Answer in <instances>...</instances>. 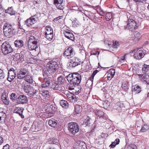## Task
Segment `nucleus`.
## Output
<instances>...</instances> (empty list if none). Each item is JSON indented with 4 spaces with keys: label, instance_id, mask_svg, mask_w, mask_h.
Masks as SVG:
<instances>
[{
    "label": "nucleus",
    "instance_id": "obj_51",
    "mask_svg": "<svg viewBox=\"0 0 149 149\" xmlns=\"http://www.w3.org/2000/svg\"><path fill=\"white\" fill-rule=\"evenodd\" d=\"M66 95L67 97L70 100H73L75 98V95L71 93H67Z\"/></svg>",
    "mask_w": 149,
    "mask_h": 149
},
{
    "label": "nucleus",
    "instance_id": "obj_37",
    "mask_svg": "<svg viewBox=\"0 0 149 149\" xmlns=\"http://www.w3.org/2000/svg\"><path fill=\"white\" fill-rule=\"evenodd\" d=\"M45 34H49L51 33H53V30L50 26H47L45 28Z\"/></svg>",
    "mask_w": 149,
    "mask_h": 149
},
{
    "label": "nucleus",
    "instance_id": "obj_17",
    "mask_svg": "<svg viewBox=\"0 0 149 149\" xmlns=\"http://www.w3.org/2000/svg\"><path fill=\"white\" fill-rule=\"evenodd\" d=\"M47 144H55L58 145L59 144V142L57 139L55 137L49 138L47 142Z\"/></svg>",
    "mask_w": 149,
    "mask_h": 149
},
{
    "label": "nucleus",
    "instance_id": "obj_6",
    "mask_svg": "<svg viewBox=\"0 0 149 149\" xmlns=\"http://www.w3.org/2000/svg\"><path fill=\"white\" fill-rule=\"evenodd\" d=\"M68 130L70 134L75 135L79 131L78 125L75 122H71L68 124Z\"/></svg>",
    "mask_w": 149,
    "mask_h": 149
},
{
    "label": "nucleus",
    "instance_id": "obj_14",
    "mask_svg": "<svg viewBox=\"0 0 149 149\" xmlns=\"http://www.w3.org/2000/svg\"><path fill=\"white\" fill-rule=\"evenodd\" d=\"M21 55V58L23 59V61L25 60H27L28 58H29V56L30 53L28 51V49L27 48L25 49H22L20 53Z\"/></svg>",
    "mask_w": 149,
    "mask_h": 149
},
{
    "label": "nucleus",
    "instance_id": "obj_4",
    "mask_svg": "<svg viewBox=\"0 0 149 149\" xmlns=\"http://www.w3.org/2000/svg\"><path fill=\"white\" fill-rule=\"evenodd\" d=\"M97 118H95V124H97V126H101V123L105 121L108 118V116L103 111L100 110L96 109L94 111Z\"/></svg>",
    "mask_w": 149,
    "mask_h": 149
},
{
    "label": "nucleus",
    "instance_id": "obj_48",
    "mask_svg": "<svg viewBox=\"0 0 149 149\" xmlns=\"http://www.w3.org/2000/svg\"><path fill=\"white\" fill-rule=\"evenodd\" d=\"M97 123L95 124V122L93 125V127L91 128V130L89 132V133L90 134H93V133L94 132V130L95 128L100 126H98V125L97 126Z\"/></svg>",
    "mask_w": 149,
    "mask_h": 149
},
{
    "label": "nucleus",
    "instance_id": "obj_59",
    "mask_svg": "<svg viewBox=\"0 0 149 149\" xmlns=\"http://www.w3.org/2000/svg\"><path fill=\"white\" fill-rule=\"evenodd\" d=\"M98 10L99 11L100 14L103 16H104V15H104V13H105L106 11H104L101 8H99L98 9Z\"/></svg>",
    "mask_w": 149,
    "mask_h": 149
},
{
    "label": "nucleus",
    "instance_id": "obj_55",
    "mask_svg": "<svg viewBox=\"0 0 149 149\" xmlns=\"http://www.w3.org/2000/svg\"><path fill=\"white\" fill-rule=\"evenodd\" d=\"M10 15H14L15 14L16 12L14 10L13 7H10Z\"/></svg>",
    "mask_w": 149,
    "mask_h": 149
},
{
    "label": "nucleus",
    "instance_id": "obj_46",
    "mask_svg": "<svg viewBox=\"0 0 149 149\" xmlns=\"http://www.w3.org/2000/svg\"><path fill=\"white\" fill-rule=\"evenodd\" d=\"M45 37L49 41H51L53 38V33H51L49 34H45Z\"/></svg>",
    "mask_w": 149,
    "mask_h": 149
},
{
    "label": "nucleus",
    "instance_id": "obj_2",
    "mask_svg": "<svg viewBox=\"0 0 149 149\" xmlns=\"http://www.w3.org/2000/svg\"><path fill=\"white\" fill-rule=\"evenodd\" d=\"M66 77L69 82V87H70V90L74 89V87L78 86L80 83L81 80V77L80 74L74 72L69 74Z\"/></svg>",
    "mask_w": 149,
    "mask_h": 149
},
{
    "label": "nucleus",
    "instance_id": "obj_58",
    "mask_svg": "<svg viewBox=\"0 0 149 149\" xmlns=\"http://www.w3.org/2000/svg\"><path fill=\"white\" fill-rule=\"evenodd\" d=\"M4 75L3 71L1 69H0V79L3 78L4 77Z\"/></svg>",
    "mask_w": 149,
    "mask_h": 149
},
{
    "label": "nucleus",
    "instance_id": "obj_47",
    "mask_svg": "<svg viewBox=\"0 0 149 149\" xmlns=\"http://www.w3.org/2000/svg\"><path fill=\"white\" fill-rule=\"evenodd\" d=\"M108 73L110 74L111 78H112L114 76L115 73V69H111L108 71Z\"/></svg>",
    "mask_w": 149,
    "mask_h": 149
},
{
    "label": "nucleus",
    "instance_id": "obj_49",
    "mask_svg": "<svg viewBox=\"0 0 149 149\" xmlns=\"http://www.w3.org/2000/svg\"><path fill=\"white\" fill-rule=\"evenodd\" d=\"M123 104H122L120 102H118L115 104V107L114 109H116V110H119L122 107Z\"/></svg>",
    "mask_w": 149,
    "mask_h": 149
},
{
    "label": "nucleus",
    "instance_id": "obj_16",
    "mask_svg": "<svg viewBox=\"0 0 149 149\" xmlns=\"http://www.w3.org/2000/svg\"><path fill=\"white\" fill-rule=\"evenodd\" d=\"M8 94L4 92L1 96V98L4 104L6 105H8L9 104Z\"/></svg>",
    "mask_w": 149,
    "mask_h": 149
},
{
    "label": "nucleus",
    "instance_id": "obj_8",
    "mask_svg": "<svg viewBox=\"0 0 149 149\" xmlns=\"http://www.w3.org/2000/svg\"><path fill=\"white\" fill-rule=\"evenodd\" d=\"M75 54L74 48L70 46L65 49L63 53V56L68 59H70L74 56Z\"/></svg>",
    "mask_w": 149,
    "mask_h": 149
},
{
    "label": "nucleus",
    "instance_id": "obj_29",
    "mask_svg": "<svg viewBox=\"0 0 149 149\" xmlns=\"http://www.w3.org/2000/svg\"><path fill=\"white\" fill-rule=\"evenodd\" d=\"M24 80L26 81L25 82L30 84L33 83V79L32 77L29 75L27 74L26 75L24 79Z\"/></svg>",
    "mask_w": 149,
    "mask_h": 149
},
{
    "label": "nucleus",
    "instance_id": "obj_28",
    "mask_svg": "<svg viewBox=\"0 0 149 149\" xmlns=\"http://www.w3.org/2000/svg\"><path fill=\"white\" fill-rule=\"evenodd\" d=\"M60 104L62 107L65 109H67L69 107V104L67 101L64 100L60 101Z\"/></svg>",
    "mask_w": 149,
    "mask_h": 149
},
{
    "label": "nucleus",
    "instance_id": "obj_42",
    "mask_svg": "<svg viewBox=\"0 0 149 149\" xmlns=\"http://www.w3.org/2000/svg\"><path fill=\"white\" fill-rule=\"evenodd\" d=\"M149 129V126L146 124H145L143 125H142L141 128L140 130L141 132H144L148 130Z\"/></svg>",
    "mask_w": 149,
    "mask_h": 149
},
{
    "label": "nucleus",
    "instance_id": "obj_13",
    "mask_svg": "<svg viewBox=\"0 0 149 149\" xmlns=\"http://www.w3.org/2000/svg\"><path fill=\"white\" fill-rule=\"evenodd\" d=\"M145 51L142 49L137 50L134 54V58L139 60L143 58L145 55Z\"/></svg>",
    "mask_w": 149,
    "mask_h": 149
},
{
    "label": "nucleus",
    "instance_id": "obj_54",
    "mask_svg": "<svg viewBox=\"0 0 149 149\" xmlns=\"http://www.w3.org/2000/svg\"><path fill=\"white\" fill-rule=\"evenodd\" d=\"M134 34L135 37L137 38L136 40H138L140 39L141 37L140 34L139 32H135Z\"/></svg>",
    "mask_w": 149,
    "mask_h": 149
},
{
    "label": "nucleus",
    "instance_id": "obj_27",
    "mask_svg": "<svg viewBox=\"0 0 149 149\" xmlns=\"http://www.w3.org/2000/svg\"><path fill=\"white\" fill-rule=\"evenodd\" d=\"M25 24L27 26L29 27L35 23L33 21V20H32V19L31 17L25 21Z\"/></svg>",
    "mask_w": 149,
    "mask_h": 149
},
{
    "label": "nucleus",
    "instance_id": "obj_7",
    "mask_svg": "<svg viewBox=\"0 0 149 149\" xmlns=\"http://www.w3.org/2000/svg\"><path fill=\"white\" fill-rule=\"evenodd\" d=\"M70 62L68 63V66L71 68L75 67L83 63L81 61V59L76 56H73L70 59Z\"/></svg>",
    "mask_w": 149,
    "mask_h": 149
},
{
    "label": "nucleus",
    "instance_id": "obj_41",
    "mask_svg": "<svg viewBox=\"0 0 149 149\" xmlns=\"http://www.w3.org/2000/svg\"><path fill=\"white\" fill-rule=\"evenodd\" d=\"M54 84V87H53V89L56 90H58L59 91H60L61 90L62 88L61 87V84H59L58 83H56L55 82Z\"/></svg>",
    "mask_w": 149,
    "mask_h": 149
},
{
    "label": "nucleus",
    "instance_id": "obj_34",
    "mask_svg": "<svg viewBox=\"0 0 149 149\" xmlns=\"http://www.w3.org/2000/svg\"><path fill=\"white\" fill-rule=\"evenodd\" d=\"M129 83L127 81H124L122 84V87L123 90L125 91H128L129 87Z\"/></svg>",
    "mask_w": 149,
    "mask_h": 149
},
{
    "label": "nucleus",
    "instance_id": "obj_18",
    "mask_svg": "<svg viewBox=\"0 0 149 149\" xmlns=\"http://www.w3.org/2000/svg\"><path fill=\"white\" fill-rule=\"evenodd\" d=\"M0 116L3 117H5V118L4 119V123L7 126L8 129L9 127L8 115L6 114L5 113H0Z\"/></svg>",
    "mask_w": 149,
    "mask_h": 149
},
{
    "label": "nucleus",
    "instance_id": "obj_1",
    "mask_svg": "<svg viewBox=\"0 0 149 149\" xmlns=\"http://www.w3.org/2000/svg\"><path fill=\"white\" fill-rule=\"evenodd\" d=\"M47 70H43L42 72L43 79L41 85L42 88H46L49 85L52 81L51 75L55 73L56 72L61 70L62 68L60 63L55 58L50 60L47 65Z\"/></svg>",
    "mask_w": 149,
    "mask_h": 149
},
{
    "label": "nucleus",
    "instance_id": "obj_56",
    "mask_svg": "<svg viewBox=\"0 0 149 149\" xmlns=\"http://www.w3.org/2000/svg\"><path fill=\"white\" fill-rule=\"evenodd\" d=\"M54 83L55 82H53L52 80L51 82L49 83V85L47 86V88H50L53 89V87H54Z\"/></svg>",
    "mask_w": 149,
    "mask_h": 149
},
{
    "label": "nucleus",
    "instance_id": "obj_35",
    "mask_svg": "<svg viewBox=\"0 0 149 149\" xmlns=\"http://www.w3.org/2000/svg\"><path fill=\"white\" fill-rule=\"evenodd\" d=\"M110 102L107 100H106L103 102V108L105 109H109L111 107L110 106Z\"/></svg>",
    "mask_w": 149,
    "mask_h": 149
},
{
    "label": "nucleus",
    "instance_id": "obj_44",
    "mask_svg": "<svg viewBox=\"0 0 149 149\" xmlns=\"http://www.w3.org/2000/svg\"><path fill=\"white\" fill-rule=\"evenodd\" d=\"M104 15H105V18L106 19H108L109 20H110L112 18V13L110 12H106Z\"/></svg>",
    "mask_w": 149,
    "mask_h": 149
},
{
    "label": "nucleus",
    "instance_id": "obj_62",
    "mask_svg": "<svg viewBox=\"0 0 149 149\" xmlns=\"http://www.w3.org/2000/svg\"><path fill=\"white\" fill-rule=\"evenodd\" d=\"M116 145L115 143H114V142H112L111 143L109 146V147L111 148H115Z\"/></svg>",
    "mask_w": 149,
    "mask_h": 149
},
{
    "label": "nucleus",
    "instance_id": "obj_9",
    "mask_svg": "<svg viewBox=\"0 0 149 149\" xmlns=\"http://www.w3.org/2000/svg\"><path fill=\"white\" fill-rule=\"evenodd\" d=\"M28 101L27 97L22 93L18 94L17 102L19 104H25Z\"/></svg>",
    "mask_w": 149,
    "mask_h": 149
},
{
    "label": "nucleus",
    "instance_id": "obj_5",
    "mask_svg": "<svg viewBox=\"0 0 149 149\" xmlns=\"http://www.w3.org/2000/svg\"><path fill=\"white\" fill-rule=\"evenodd\" d=\"M45 108V112L48 114V116L49 117L53 116L58 109L55 104H47Z\"/></svg>",
    "mask_w": 149,
    "mask_h": 149
},
{
    "label": "nucleus",
    "instance_id": "obj_38",
    "mask_svg": "<svg viewBox=\"0 0 149 149\" xmlns=\"http://www.w3.org/2000/svg\"><path fill=\"white\" fill-rule=\"evenodd\" d=\"M19 72L22 73V74H24L25 75L29 74V72L28 69L25 67L21 68L19 71Z\"/></svg>",
    "mask_w": 149,
    "mask_h": 149
},
{
    "label": "nucleus",
    "instance_id": "obj_61",
    "mask_svg": "<svg viewBox=\"0 0 149 149\" xmlns=\"http://www.w3.org/2000/svg\"><path fill=\"white\" fill-rule=\"evenodd\" d=\"M100 53V52L99 51L94 52L93 51H92L91 53V55H96L97 54V55H99Z\"/></svg>",
    "mask_w": 149,
    "mask_h": 149
},
{
    "label": "nucleus",
    "instance_id": "obj_30",
    "mask_svg": "<svg viewBox=\"0 0 149 149\" xmlns=\"http://www.w3.org/2000/svg\"><path fill=\"white\" fill-rule=\"evenodd\" d=\"M107 83L105 81H99L96 85V87L98 88H104L106 87L107 85L106 84Z\"/></svg>",
    "mask_w": 149,
    "mask_h": 149
},
{
    "label": "nucleus",
    "instance_id": "obj_24",
    "mask_svg": "<svg viewBox=\"0 0 149 149\" xmlns=\"http://www.w3.org/2000/svg\"><path fill=\"white\" fill-rule=\"evenodd\" d=\"M12 55L14 56L13 58L15 61H16L19 62L23 61V59H22L21 58V55H20V53H16L15 55L13 54Z\"/></svg>",
    "mask_w": 149,
    "mask_h": 149
},
{
    "label": "nucleus",
    "instance_id": "obj_39",
    "mask_svg": "<svg viewBox=\"0 0 149 149\" xmlns=\"http://www.w3.org/2000/svg\"><path fill=\"white\" fill-rule=\"evenodd\" d=\"M17 97L18 94L17 95L15 93H12L10 95V99L13 102L17 101Z\"/></svg>",
    "mask_w": 149,
    "mask_h": 149
},
{
    "label": "nucleus",
    "instance_id": "obj_15",
    "mask_svg": "<svg viewBox=\"0 0 149 149\" xmlns=\"http://www.w3.org/2000/svg\"><path fill=\"white\" fill-rule=\"evenodd\" d=\"M3 32L5 36H9V23H6L3 27Z\"/></svg>",
    "mask_w": 149,
    "mask_h": 149
},
{
    "label": "nucleus",
    "instance_id": "obj_19",
    "mask_svg": "<svg viewBox=\"0 0 149 149\" xmlns=\"http://www.w3.org/2000/svg\"><path fill=\"white\" fill-rule=\"evenodd\" d=\"M28 47L29 49L31 50H33L36 49L37 48L38 45L37 44V41H34V42H30L28 43Z\"/></svg>",
    "mask_w": 149,
    "mask_h": 149
},
{
    "label": "nucleus",
    "instance_id": "obj_3",
    "mask_svg": "<svg viewBox=\"0 0 149 149\" xmlns=\"http://www.w3.org/2000/svg\"><path fill=\"white\" fill-rule=\"evenodd\" d=\"M22 87L24 91L30 97L37 98L38 97L39 91L32 87L25 82H23L22 84Z\"/></svg>",
    "mask_w": 149,
    "mask_h": 149
},
{
    "label": "nucleus",
    "instance_id": "obj_22",
    "mask_svg": "<svg viewBox=\"0 0 149 149\" xmlns=\"http://www.w3.org/2000/svg\"><path fill=\"white\" fill-rule=\"evenodd\" d=\"M141 91V88L139 86L136 85L135 86H132V91L134 93H138Z\"/></svg>",
    "mask_w": 149,
    "mask_h": 149
},
{
    "label": "nucleus",
    "instance_id": "obj_63",
    "mask_svg": "<svg viewBox=\"0 0 149 149\" xmlns=\"http://www.w3.org/2000/svg\"><path fill=\"white\" fill-rule=\"evenodd\" d=\"M54 3V4H56L61 2H63V0H53Z\"/></svg>",
    "mask_w": 149,
    "mask_h": 149
},
{
    "label": "nucleus",
    "instance_id": "obj_45",
    "mask_svg": "<svg viewBox=\"0 0 149 149\" xmlns=\"http://www.w3.org/2000/svg\"><path fill=\"white\" fill-rule=\"evenodd\" d=\"M142 70L143 72H147L149 71V65L144 64L142 68Z\"/></svg>",
    "mask_w": 149,
    "mask_h": 149
},
{
    "label": "nucleus",
    "instance_id": "obj_12",
    "mask_svg": "<svg viewBox=\"0 0 149 149\" xmlns=\"http://www.w3.org/2000/svg\"><path fill=\"white\" fill-rule=\"evenodd\" d=\"M63 33L64 36L66 38L72 41L75 40V37L74 34L69 30L66 29L65 30H64Z\"/></svg>",
    "mask_w": 149,
    "mask_h": 149
},
{
    "label": "nucleus",
    "instance_id": "obj_11",
    "mask_svg": "<svg viewBox=\"0 0 149 149\" xmlns=\"http://www.w3.org/2000/svg\"><path fill=\"white\" fill-rule=\"evenodd\" d=\"M7 41L3 43L1 45V50L4 55H6L9 53V44Z\"/></svg>",
    "mask_w": 149,
    "mask_h": 149
},
{
    "label": "nucleus",
    "instance_id": "obj_57",
    "mask_svg": "<svg viewBox=\"0 0 149 149\" xmlns=\"http://www.w3.org/2000/svg\"><path fill=\"white\" fill-rule=\"evenodd\" d=\"M120 44L117 41L115 42H113L112 44V47L114 48H117L119 46Z\"/></svg>",
    "mask_w": 149,
    "mask_h": 149
},
{
    "label": "nucleus",
    "instance_id": "obj_20",
    "mask_svg": "<svg viewBox=\"0 0 149 149\" xmlns=\"http://www.w3.org/2000/svg\"><path fill=\"white\" fill-rule=\"evenodd\" d=\"M77 143L78 145L74 147V149H86V145L83 141H78Z\"/></svg>",
    "mask_w": 149,
    "mask_h": 149
},
{
    "label": "nucleus",
    "instance_id": "obj_36",
    "mask_svg": "<svg viewBox=\"0 0 149 149\" xmlns=\"http://www.w3.org/2000/svg\"><path fill=\"white\" fill-rule=\"evenodd\" d=\"M56 8L60 10H63L65 7V3L63 2L55 4Z\"/></svg>",
    "mask_w": 149,
    "mask_h": 149
},
{
    "label": "nucleus",
    "instance_id": "obj_23",
    "mask_svg": "<svg viewBox=\"0 0 149 149\" xmlns=\"http://www.w3.org/2000/svg\"><path fill=\"white\" fill-rule=\"evenodd\" d=\"M91 118H90L88 116H87L86 118L84 119L83 122V124L84 125L85 127L90 126L91 124Z\"/></svg>",
    "mask_w": 149,
    "mask_h": 149
},
{
    "label": "nucleus",
    "instance_id": "obj_26",
    "mask_svg": "<svg viewBox=\"0 0 149 149\" xmlns=\"http://www.w3.org/2000/svg\"><path fill=\"white\" fill-rule=\"evenodd\" d=\"M24 42L22 40H17L14 42L15 46L17 47H21L24 45Z\"/></svg>",
    "mask_w": 149,
    "mask_h": 149
},
{
    "label": "nucleus",
    "instance_id": "obj_32",
    "mask_svg": "<svg viewBox=\"0 0 149 149\" xmlns=\"http://www.w3.org/2000/svg\"><path fill=\"white\" fill-rule=\"evenodd\" d=\"M40 14L39 13H37L31 17L35 23H36L38 21H39L40 17Z\"/></svg>",
    "mask_w": 149,
    "mask_h": 149
},
{
    "label": "nucleus",
    "instance_id": "obj_64",
    "mask_svg": "<svg viewBox=\"0 0 149 149\" xmlns=\"http://www.w3.org/2000/svg\"><path fill=\"white\" fill-rule=\"evenodd\" d=\"M65 141L67 143H69L70 141L69 137H65Z\"/></svg>",
    "mask_w": 149,
    "mask_h": 149
},
{
    "label": "nucleus",
    "instance_id": "obj_43",
    "mask_svg": "<svg viewBox=\"0 0 149 149\" xmlns=\"http://www.w3.org/2000/svg\"><path fill=\"white\" fill-rule=\"evenodd\" d=\"M80 107L78 105H76L74 107V114H79L80 111Z\"/></svg>",
    "mask_w": 149,
    "mask_h": 149
},
{
    "label": "nucleus",
    "instance_id": "obj_52",
    "mask_svg": "<svg viewBox=\"0 0 149 149\" xmlns=\"http://www.w3.org/2000/svg\"><path fill=\"white\" fill-rule=\"evenodd\" d=\"M36 41H37V39L34 36H31L29 37L28 43L30 42H34Z\"/></svg>",
    "mask_w": 149,
    "mask_h": 149
},
{
    "label": "nucleus",
    "instance_id": "obj_53",
    "mask_svg": "<svg viewBox=\"0 0 149 149\" xmlns=\"http://www.w3.org/2000/svg\"><path fill=\"white\" fill-rule=\"evenodd\" d=\"M127 148L129 149H137V147L136 145L134 144H132L129 145L127 147Z\"/></svg>",
    "mask_w": 149,
    "mask_h": 149
},
{
    "label": "nucleus",
    "instance_id": "obj_25",
    "mask_svg": "<svg viewBox=\"0 0 149 149\" xmlns=\"http://www.w3.org/2000/svg\"><path fill=\"white\" fill-rule=\"evenodd\" d=\"M57 123L58 122L57 120L53 118L51 119L48 121L49 125L53 127H56L57 126Z\"/></svg>",
    "mask_w": 149,
    "mask_h": 149
},
{
    "label": "nucleus",
    "instance_id": "obj_10",
    "mask_svg": "<svg viewBox=\"0 0 149 149\" xmlns=\"http://www.w3.org/2000/svg\"><path fill=\"white\" fill-rule=\"evenodd\" d=\"M138 26L134 20L132 19H130L128 20V23L127 25L125 27V29L127 28L134 29H136L138 28Z\"/></svg>",
    "mask_w": 149,
    "mask_h": 149
},
{
    "label": "nucleus",
    "instance_id": "obj_33",
    "mask_svg": "<svg viewBox=\"0 0 149 149\" xmlns=\"http://www.w3.org/2000/svg\"><path fill=\"white\" fill-rule=\"evenodd\" d=\"M65 81L64 78L62 76H60L57 79V82L59 84L62 85L64 84Z\"/></svg>",
    "mask_w": 149,
    "mask_h": 149
},
{
    "label": "nucleus",
    "instance_id": "obj_40",
    "mask_svg": "<svg viewBox=\"0 0 149 149\" xmlns=\"http://www.w3.org/2000/svg\"><path fill=\"white\" fill-rule=\"evenodd\" d=\"M49 93V91L47 90H42L40 91V94H41L43 96L46 97H48Z\"/></svg>",
    "mask_w": 149,
    "mask_h": 149
},
{
    "label": "nucleus",
    "instance_id": "obj_50",
    "mask_svg": "<svg viewBox=\"0 0 149 149\" xmlns=\"http://www.w3.org/2000/svg\"><path fill=\"white\" fill-rule=\"evenodd\" d=\"M26 75L24 74H22V73L19 71V72L17 74V79H24Z\"/></svg>",
    "mask_w": 149,
    "mask_h": 149
},
{
    "label": "nucleus",
    "instance_id": "obj_60",
    "mask_svg": "<svg viewBox=\"0 0 149 149\" xmlns=\"http://www.w3.org/2000/svg\"><path fill=\"white\" fill-rule=\"evenodd\" d=\"M97 69H99V70H95L92 73V75L94 76H95V75H96V74L100 70V68L99 67H98L97 68Z\"/></svg>",
    "mask_w": 149,
    "mask_h": 149
},
{
    "label": "nucleus",
    "instance_id": "obj_31",
    "mask_svg": "<svg viewBox=\"0 0 149 149\" xmlns=\"http://www.w3.org/2000/svg\"><path fill=\"white\" fill-rule=\"evenodd\" d=\"M16 67H15L14 68H10V74L12 73H13V74L11 75V77H10V79H11L12 80H13L14 79L16 75V72L15 71V70H16Z\"/></svg>",
    "mask_w": 149,
    "mask_h": 149
},
{
    "label": "nucleus",
    "instance_id": "obj_21",
    "mask_svg": "<svg viewBox=\"0 0 149 149\" xmlns=\"http://www.w3.org/2000/svg\"><path fill=\"white\" fill-rule=\"evenodd\" d=\"M24 110L22 107H16L14 110V112L15 113L18 114L22 118H24V116L22 114V113Z\"/></svg>",
    "mask_w": 149,
    "mask_h": 149
}]
</instances>
